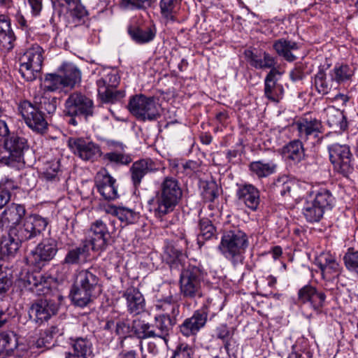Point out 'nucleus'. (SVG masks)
Returning a JSON list of instances; mask_svg holds the SVG:
<instances>
[{"label":"nucleus","mask_w":358,"mask_h":358,"mask_svg":"<svg viewBox=\"0 0 358 358\" xmlns=\"http://www.w3.org/2000/svg\"><path fill=\"white\" fill-rule=\"evenodd\" d=\"M182 197V190L179 181L172 177L166 176L152 200V208L155 216L162 218L171 213L178 205Z\"/></svg>","instance_id":"f257e3e1"},{"label":"nucleus","mask_w":358,"mask_h":358,"mask_svg":"<svg viewBox=\"0 0 358 358\" xmlns=\"http://www.w3.org/2000/svg\"><path fill=\"white\" fill-rule=\"evenodd\" d=\"M248 245L247 234L239 229H234L223 234L217 248L223 257L236 267L243 264Z\"/></svg>","instance_id":"f03ea898"},{"label":"nucleus","mask_w":358,"mask_h":358,"mask_svg":"<svg viewBox=\"0 0 358 358\" xmlns=\"http://www.w3.org/2000/svg\"><path fill=\"white\" fill-rule=\"evenodd\" d=\"M155 308L159 313L155 316V329L157 338L161 343L167 344L172 327L176 324V317L179 314V306L172 296L157 301Z\"/></svg>","instance_id":"7ed1b4c3"},{"label":"nucleus","mask_w":358,"mask_h":358,"mask_svg":"<svg viewBox=\"0 0 358 358\" xmlns=\"http://www.w3.org/2000/svg\"><path fill=\"white\" fill-rule=\"evenodd\" d=\"M203 278L204 273L199 267L192 265L185 267L180 275V291L182 296L191 299L201 297Z\"/></svg>","instance_id":"20e7f679"},{"label":"nucleus","mask_w":358,"mask_h":358,"mask_svg":"<svg viewBox=\"0 0 358 358\" xmlns=\"http://www.w3.org/2000/svg\"><path fill=\"white\" fill-rule=\"evenodd\" d=\"M129 112L141 121H152L161 115L160 106L154 97H148L143 94L132 96L128 104Z\"/></svg>","instance_id":"39448f33"},{"label":"nucleus","mask_w":358,"mask_h":358,"mask_svg":"<svg viewBox=\"0 0 358 358\" xmlns=\"http://www.w3.org/2000/svg\"><path fill=\"white\" fill-rule=\"evenodd\" d=\"M216 302H220V299H207L206 303L204 304L201 309L196 310L192 317L184 320L182 324L180 326V332L185 336L195 335L205 326L207 322L208 313L210 308H213L215 311L222 310L223 305L220 304L215 307Z\"/></svg>","instance_id":"423d86ee"},{"label":"nucleus","mask_w":358,"mask_h":358,"mask_svg":"<svg viewBox=\"0 0 358 358\" xmlns=\"http://www.w3.org/2000/svg\"><path fill=\"white\" fill-rule=\"evenodd\" d=\"M96 80L97 92L100 99L105 103H115L123 94L115 90L119 84L120 78L113 70L104 69L99 72Z\"/></svg>","instance_id":"0eeeda50"},{"label":"nucleus","mask_w":358,"mask_h":358,"mask_svg":"<svg viewBox=\"0 0 358 358\" xmlns=\"http://www.w3.org/2000/svg\"><path fill=\"white\" fill-rule=\"evenodd\" d=\"M43 50L37 44L29 48L21 57L20 73L27 81H32L40 75L43 62Z\"/></svg>","instance_id":"6e6552de"},{"label":"nucleus","mask_w":358,"mask_h":358,"mask_svg":"<svg viewBox=\"0 0 358 358\" xmlns=\"http://www.w3.org/2000/svg\"><path fill=\"white\" fill-rule=\"evenodd\" d=\"M48 222L45 218L39 215H30L18 224L12 226L10 234L14 235L20 242L36 237L44 231Z\"/></svg>","instance_id":"1a4fd4ad"},{"label":"nucleus","mask_w":358,"mask_h":358,"mask_svg":"<svg viewBox=\"0 0 358 358\" xmlns=\"http://www.w3.org/2000/svg\"><path fill=\"white\" fill-rule=\"evenodd\" d=\"M329 159L334 169L345 177H348L354 170L352 163V154L346 144L332 143L328 146Z\"/></svg>","instance_id":"9d476101"},{"label":"nucleus","mask_w":358,"mask_h":358,"mask_svg":"<svg viewBox=\"0 0 358 358\" xmlns=\"http://www.w3.org/2000/svg\"><path fill=\"white\" fill-rule=\"evenodd\" d=\"M18 110L26 124L34 131L39 134L44 133L48 129V122L44 117L42 111L32 106V103L28 101H22Z\"/></svg>","instance_id":"9b49d317"},{"label":"nucleus","mask_w":358,"mask_h":358,"mask_svg":"<svg viewBox=\"0 0 358 358\" xmlns=\"http://www.w3.org/2000/svg\"><path fill=\"white\" fill-rule=\"evenodd\" d=\"M69 145L75 155L85 162H93L102 156L100 146L88 139L72 138Z\"/></svg>","instance_id":"f8f14e48"},{"label":"nucleus","mask_w":358,"mask_h":358,"mask_svg":"<svg viewBox=\"0 0 358 358\" xmlns=\"http://www.w3.org/2000/svg\"><path fill=\"white\" fill-rule=\"evenodd\" d=\"M94 104L91 99L81 94L73 92L65 101L64 113L68 116H92Z\"/></svg>","instance_id":"ddd939ff"},{"label":"nucleus","mask_w":358,"mask_h":358,"mask_svg":"<svg viewBox=\"0 0 358 358\" xmlns=\"http://www.w3.org/2000/svg\"><path fill=\"white\" fill-rule=\"evenodd\" d=\"M57 250L55 240L44 239L31 252L28 259L32 264L41 267L53 259Z\"/></svg>","instance_id":"4468645a"},{"label":"nucleus","mask_w":358,"mask_h":358,"mask_svg":"<svg viewBox=\"0 0 358 358\" xmlns=\"http://www.w3.org/2000/svg\"><path fill=\"white\" fill-rule=\"evenodd\" d=\"M57 303L50 299H39L29 310V315L36 322L42 323L55 315L58 310Z\"/></svg>","instance_id":"2eb2a0df"},{"label":"nucleus","mask_w":358,"mask_h":358,"mask_svg":"<svg viewBox=\"0 0 358 358\" xmlns=\"http://www.w3.org/2000/svg\"><path fill=\"white\" fill-rule=\"evenodd\" d=\"M116 180L106 169H101L95 176V184L99 192L106 200H113L117 197Z\"/></svg>","instance_id":"dca6fc26"},{"label":"nucleus","mask_w":358,"mask_h":358,"mask_svg":"<svg viewBox=\"0 0 358 358\" xmlns=\"http://www.w3.org/2000/svg\"><path fill=\"white\" fill-rule=\"evenodd\" d=\"M315 264L320 268L323 278L331 280L337 277L341 272V266L335 257L329 252H322L318 255Z\"/></svg>","instance_id":"f3484780"},{"label":"nucleus","mask_w":358,"mask_h":358,"mask_svg":"<svg viewBox=\"0 0 358 358\" xmlns=\"http://www.w3.org/2000/svg\"><path fill=\"white\" fill-rule=\"evenodd\" d=\"M326 295L311 285H305L299 290L298 301L308 304L315 310H320L324 304Z\"/></svg>","instance_id":"a211bd4d"},{"label":"nucleus","mask_w":358,"mask_h":358,"mask_svg":"<svg viewBox=\"0 0 358 358\" xmlns=\"http://www.w3.org/2000/svg\"><path fill=\"white\" fill-rule=\"evenodd\" d=\"M299 137L306 141L310 136L317 137L323 131L322 122L316 118L303 117L296 122Z\"/></svg>","instance_id":"6ab92c4d"},{"label":"nucleus","mask_w":358,"mask_h":358,"mask_svg":"<svg viewBox=\"0 0 358 358\" xmlns=\"http://www.w3.org/2000/svg\"><path fill=\"white\" fill-rule=\"evenodd\" d=\"M90 233L92 249L94 250L105 249L109 237L106 224L101 220H96L92 224Z\"/></svg>","instance_id":"aec40b11"},{"label":"nucleus","mask_w":358,"mask_h":358,"mask_svg":"<svg viewBox=\"0 0 358 358\" xmlns=\"http://www.w3.org/2000/svg\"><path fill=\"white\" fill-rule=\"evenodd\" d=\"M280 76L277 69H272L264 80V94L272 101H278L284 92L282 86L278 83V76Z\"/></svg>","instance_id":"412c9836"},{"label":"nucleus","mask_w":358,"mask_h":358,"mask_svg":"<svg viewBox=\"0 0 358 358\" xmlns=\"http://www.w3.org/2000/svg\"><path fill=\"white\" fill-rule=\"evenodd\" d=\"M157 170L155 162L150 159H140L131 165L130 168L131 179L136 187L141 183L143 177L148 173Z\"/></svg>","instance_id":"4be33fe9"},{"label":"nucleus","mask_w":358,"mask_h":358,"mask_svg":"<svg viewBox=\"0 0 358 358\" xmlns=\"http://www.w3.org/2000/svg\"><path fill=\"white\" fill-rule=\"evenodd\" d=\"M237 196L248 208L256 210L259 204V192L252 185H244L237 191Z\"/></svg>","instance_id":"5701e85b"},{"label":"nucleus","mask_w":358,"mask_h":358,"mask_svg":"<svg viewBox=\"0 0 358 358\" xmlns=\"http://www.w3.org/2000/svg\"><path fill=\"white\" fill-rule=\"evenodd\" d=\"M282 155L291 164H297L305 158V151L302 143L294 140L282 148Z\"/></svg>","instance_id":"b1692460"},{"label":"nucleus","mask_w":358,"mask_h":358,"mask_svg":"<svg viewBox=\"0 0 358 358\" xmlns=\"http://www.w3.org/2000/svg\"><path fill=\"white\" fill-rule=\"evenodd\" d=\"M122 296L126 299L127 309L130 313L137 315L143 311L145 299L138 289L129 287Z\"/></svg>","instance_id":"393cba45"},{"label":"nucleus","mask_w":358,"mask_h":358,"mask_svg":"<svg viewBox=\"0 0 358 358\" xmlns=\"http://www.w3.org/2000/svg\"><path fill=\"white\" fill-rule=\"evenodd\" d=\"M32 106L37 108L38 110L42 111L43 114L45 112L48 114H52L57 109V99L56 97L49 96L46 92L39 90L34 94Z\"/></svg>","instance_id":"a878e982"},{"label":"nucleus","mask_w":358,"mask_h":358,"mask_svg":"<svg viewBox=\"0 0 358 358\" xmlns=\"http://www.w3.org/2000/svg\"><path fill=\"white\" fill-rule=\"evenodd\" d=\"M96 296V292L76 282H73L70 292V296L73 303L80 307L87 306L93 301Z\"/></svg>","instance_id":"bb28decb"},{"label":"nucleus","mask_w":358,"mask_h":358,"mask_svg":"<svg viewBox=\"0 0 358 358\" xmlns=\"http://www.w3.org/2000/svg\"><path fill=\"white\" fill-rule=\"evenodd\" d=\"M313 85L315 90L322 95H326L333 90H336V83L331 79L323 70H320L313 78Z\"/></svg>","instance_id":"cd10ccee"},{"label":"nucleus","mask_w":358,"mask_h":358,"mask_svg":"<svg viewBox=\"0 0 358 358\" xmlns=\"http://www.w3.org/2000/svg\"><path fill=\"white\" fill-rule=\"evenodd\" d=\"M89 256V244L87 241L83 242L80 245L70 249L64 259V264H79L82 262H85Z\"/></svg>","instance_id":"c85d7f7f"},{"label":"nucleus","mask_w":358,"mask_h":358,"mask_svg":"<svg viewBox=\"0 0 358 358\" xmlns=\"http://www.w3.org/2000/svg\"><path fill=\"white\" fill-rule=\"evenodd\" d=\"M99 280L98 276L92 270L83 269L76 273L74 282L97 293Z\"/></svg>","instance_id":"c756f323"},{"label":"nucleus","mask_w":358,"mask_h":358,"mask_svg":"<svg viewBox=\"0 0 358 358\" xmlns=\"http://www.w3.org/2000/svg\"><path fill=\"white\" fill-rule=\"evenodd\" d=\"M25 208L23 206L11 203L2 213L1 220L3 224H10L13 226L18 224L25 215Z\"/></svg>","instance_id":"7c9ffc66"},{"label":"nucleus","mask_w":358,"mask_h":358,"mask_svg":"<svg viewBox=\"0 0 358 358\" xmlns=\"http://www.w3.org/2000/svg\"><path fill=\"white\" fill-rule=\"evenodd\" d=\"M273 48L279 56L288 62H293L296 58L292 53L293 50L298 49V45L294 41L280 38L274 41Z\"/></svg>","instance_id":"2f4dec72"},{"label":"nucleus","mask_w":358,"mask_h":358,"mask_svg":"<svg viewBox=\"0 0 358 358\" xmlns=\"http://www.w3.org/2000/svg\"><path fill=\"white\" fill-rule=\"evenodd\" d=\"M325 117L329 126L334 129L345 130L347 121L343 113L334 106L324 110Z\"/></svg>","instance_id":"473e14b6"},{"label":"nucleus","mask_w":358,"mask_h":358,"mask_svg":"<svg viewBox=\"0 0 358 358\" xmlns=\"http://www.w3.org/2000/svg\"><path fill=\"white\" fill-rule=\"evenodd\" d=\"M106 212L117 217L125 225L134 223L138 218V213L131 208L108 206Z\"/></svg>","instance_id":"72a5a7b5"},{"label":"nucleus","mask_w":358,"mask_h":358,"mask_svg":"<svg viewBox=\"0 0 358 358\" xmlns=\"http://www.w3.org/2000/svg\"><path fill=\"white\" fill-rule=\"evenodd\" d=\"M180 5L181 0H160V13L166 22L176 20V14L180 8Z\"/></svg>","instance_id":"f704fd0d"},{"label":"nucleus","mask_w":358,"mask_h":358,"mask_svg":"<svg viewBox=\"0 0 358 358\" xmlns=\"http://www.w3.org/2000/svg\"><path fill=\"white\" fill-rule=\"evenodd\" d=\"M4 143L6 148L13 152L14 160H20L24 150L28 148L27 141L24 137L13 135L7 138Z\"/></svg>","instance_id":"c9c22d12"},{"label":"nucleus","mask_w":358,"mask_h":358,"mask_svg":"<svg viewBox=\"0 0 358 358\" xmlns=\"http://www.w3.org/2000/svg\"><path fill=\"white\" fill-rule=\"evenodd\" d=\"M249 167L258 178H266L275 172L277 164L272 160H259L251 162Z\"/></svg>","instance_id":"e433bc0d"},{"label":"nucleus","mask_w":358,"mask_h":358,"mask_svg":"<svg viewBox=\"0 0 358 358\" xmlns=\"http://www.w3.org/2000/svg\"><path fill=\"white\" fill-rule=\"evenodd\" d=\"M60 74L66 87L72 88L81 80L80 71L77 66L71 64L64 65Z\"/></svg>","instance_id":"4c0bfd02"},{"label":"nucleus","mask_w":358,"mask_h":358,"mask_svg":"<svg viewBox=\"0 0 358 358\" xmlns=\"http://www.w3.org/2000/svg\"><path fill=\"white\" fill-rule=\"evenodd\" d=\"M17 343L13 333H0V358L9 356L17 348Z\"/></svg>","instance_id":"58836bf2"},{"label":"nucleus","mask_w":358,"mask_h":358,"mask_svg":"<svg viewBox=\"0 0 358 358\" xmlns=\"http://www.w3.org/2000/svg\"><path fill=\"white\" fill-rule=\"evenodd\" d=\"M313 201L325 211L331 210L335 203V198L326 188L317 190Z\"/></svg>","instance_id":"ea45409f"},{"label":"nucleus","mask_w":358,"mask_h":358,"mask_svg":"<svg viewBox=\"0 0 358 358\" xmlns=\"http://www.w3.org/2000/svg\"><path fill=\"white\" fill-rule=\"evenodd\" d=\"M325 210L317 205L313 200L308 201L303 208V214L307 221L316 222L321 220Z\"/></svg>","instance_id":"a19ab883"},{"label":"nucleus","mask_w":358,"mask_h":358,"mask_svg":"<svg viewBox=\"0 0 358 358\" xmlns=\"http://www.w3.org/2000/svg\"><path fill=\"white\" fill-rule=\"evenodd\" d=\"M20 241L10 234V231L7 236L2 238L0 242V252L3 255L12 256L17 251Z\"/></svg>","instance_id":"79ce46f5"},{"label":"nucleus","mask_w":358,"mask_h":358,"mask_svg":"<svg viewBox=\"0 0 358 358\" xmlns=\"http://www.w3.org/2000/svg\"><path fill=\"white\" fill-rule=\"evenodd\" d=\"M74 352L82 358H93V350L92 343L83 338H78L72 343Z\"/></svg>","instance_id":"37998d69"},{"label":"nucleus","mask_w":358,"mask_h":358,"mask_svg":"<svg viewBox=\"0 0 358 358\" xmlns=\"http://www.w3.org/2000/svg\"><path fill=\"white\" fill-rule=\"evenodd\" d=\"M352 75L353 71L348 65H336L329 71V76L336 83L337 87L350 80Z\"/></svg>","instance_id":"c03bdc74"},{"label":"nucleus","mask_w":358,"mask_h":358,"mask_svg":"<svg viewBox=\"0 0 358 358\" xmlns=\"http://www.w3.org/2000/svg\"><path fill=\"white\" fill-rule=\"evenodd\" d=\"M250 63L256 69H275V61L274 57L271 56L268 53L264 52L263 53V58L250 52Z\"/></svg>","instance_id":"a18cd8bd"},{"label":"nucleus","mask_w":358,"mask_h":358,"mask_svg":"<svg viewBox=\"0 0 358 358\" xmlns=\"http://www.w3.org/2000/svg\"><path fill=\"white\" fill-rule=\"evenodd\" d=\"M164 257L166 262L171 266L182 264L186 257L178 248L172 245H167L164 250Z\"/></svg>","instance_id":"49530a36"},{"label":"nucleus","mask_w":358,"mask_h":358,"mask_svg":"<svg viewBox=\"0 0 358 358\" xmlns=\"http://www.w3.org/2000/svg\"><path fill=\"white\" fill-rule=\"evenodd\" d=\"M59 170V160L53 159L46 160L41 168L43 177L46 180H53L57 178V173Z\"/></svg>","instance_id":"de8ad7c7"},{"label":"nucleus","mask_w":358,"mask_h":358,"mask_svg":"<svg viewBox=\"0 0 358 358\" xmlns=\"http://www.w3.org/2000/svg\"><path fill=\"white\" fill-rule=\"evenodd\" d=\"M43 85V89L41 90L44 92H54L65 87L64 80L62 79L61 74L47 75L44 79Z\"/></svg>","instance_id":"09e8293b"},{"label":"nucleus","mask_w":358,"mask_h":358,"mask_svg":"<svg viewBox=\"0 0 358 358\" xmlns=\"http://www.w3.org/2000/svg\"><path fill=\"white\" fill-rule=\"evenodd\" d=\"M50 278L45 276L40 272L33 273L27 275V282L30 285V289H34L38 288L36 292H43V288L48 287V281Z\"/></svg>","instance_id":"8fccbe9b"},{"label":"nucleus","mask_w":358,"mask_h":358,"mask_svg":"<svg viewBox=\"0 0 358 358\" xmlns=\"http://www.w3.org/2000/svg\"><path fill=\"white\" fill-rule=\"evenodd\" d=\"M199 233L198 234V243L201 245L204 240L210 239L215 234V228L208 219L203 218L199 222Z\"/></svg>","instance_id":"3c124183"},{"label":"nucleus","mask_w":358,"mask_h":358,"mask_svg":"<svg viewBox=\"0 0 358 358\" xmlns=\"http://www.w3.org/2000/svg\"><path fill=\"white\" fill-rule=\"evenodd\" d=\"M102 157L103 160L116 165H127L132 161L130 155L117 152L102 154Z\"/></svg>","instance_id":"603ef678"},{"label":"nucleus","mask_w":358,"mask_h":358,"mask_svg":"<svg viewBox=\"0 0 358 358\" xmlns=\"http://www.w3.org/2000/svg\"><path fill=\"white\" fill-rule=\"evenodd\" d=\"M129 34L135 41L139 43H148L152 41L155 35L150 28L134 29L129 31Z\"/></svg>","instance_id":"864d4df0"},{"label":"nucleus","mask_w":358,"mask_h":358,"mask_svg":"<svg viewBox=\"0 0 358 358\" xmlns=\"http://www.w3.org/2000/svg\"><path fill=\"white\" fill-rule=\"evenodd\" d=\"M295 187L296 184L286 177L280 178L274 182L275 191L283 196H290L292 189Z\"/></svg>","instance_id":"5fc2aeb1"},{"label":"nucleus","mask_w":358,"mask_h":358,"mask_svg":"<svg viewBox=\"0 0 358 358\" xmlns=\"http://www.w3.org/2000/svg\"><path fill=\"white\" fill-rule=\"evenodd\" d=\"M167 344L161 343V340L158 338L157 342L150 341L148 343L146 348L144 351L141 348L143 358H159L160 355L161 348Z\"/></svg>","instance_id":"6e6d98bb"},{"label":"nucleus","mask_w":358,"mask_h":358,"mask_svg":"<svg viewBox=\"0 0 358 358\" xmlns=\"http://www.w3.org/2000/svg\"><path fill=\"white\" fill-rule=\"evenodd\" d=\"M203 198L206 201H213L218 195V187L215 182H203L201 184Z\"/></svg>","instance_id":"4d7b16f0"},{"label":"nucleus","mask_w":358,"mask_h":358,"mask_svg":"<svg viewBox=\"0 0 358 358\" xmlns=\"http://www.w3.org/2000/svg\"><path fill=\"white\" fill-rule=\"evenodd\" d=\"M138 327L136 334L140 338H157V333L154 326L138 321Z\"/></svg>","instance_id":"13d9d810"},{"label":"nucleus","mask_w":358,"mask_h":358,"mask_svg":"<svg viewBox=\"0 0 358 358\" xmlns=\"http://www.w3.org/2000/svg\"><path fill=\"white\" fill-rule=\"evenodd\" d=\"M343 261L349 271H355L358 273V251L352 248L348 249L343 257Z\"/></svg>","instance_id":"bf43d9fd"},{"label":"nucleus","mask_w":358,"mask_h":358,"mask_svg":"<svg viewBox=\"0 0 358 358\" xmlns=\"http://www.w3.org/2000/svg\"><path fill=\"white\" fill-rule=\"evenodd\" d=\"M155 0H122V6L128 9H141L150 7Z\"/></svg>","instance_id":"052dcab7"},{"label":"nucleus","mask_w":358,"mask_h":358,"mask_svg":"<svg viewBox=\"0 0 358 358\" xmlns=\"http://www.w3.org/2000/svg\"><path fill=\"white\" fill-rule=\"evenodd\" d=\"M15 36L13 31L0 34V47L4 50H10L14 47Z\"/></svg>","instance_id":"680f3d73"},{"label":"nucleus","mask_w":358,"mask_h":358,"mask_svg":"<svg viewBox=\"0 0 358 358\" xmlns=\"http://www.w3.org/2000/svg\"><path fill=\"white\" fill-rule=\"evenodd\" d=\"M194 350L186 343L180 344L175 350L171 358H192Z\"/></svg>","instance_id":"e2e57ef3"},{"label":"nucleus","mask_w":358,"mask_h":358,"mask_svg":"<svg viewBox=\"0 0 358 358\" xmlns=\"http://www.w3.org/2000/svg\"><path fill=\"white\" fill-rule=\"evenodd\" d=\"M71 6H73V8H70L71 15L75 22H78L86 17L87 10L82 5L79 4V3L72 4Z\"/></svg>","instance_id":"0e129e2a"},{"label":"nucleus","mask_w":358,"mask_h":358,"mask_svg":"<svg viewBox=\"0 0 358 358\" xmlns=\"http://www.w3.org/2000/svg\"><path fill=\"white\" fill-rule=\"evenodd\" d=\"M216 333L217 338L227 343L234 334L233 331L229 329L226 324L220 325L216 329Z\"/></svg>","instance_id":"69168bd1"},{"label":"nucleus","mask_w":358,"mask_h":358,"mask_svg":"<svg viewBox=\"0 0 358 358\" xmlns=\"http://www.w3.org/2000/svg\"><path fill=\"white\" fill-rule=\"evenodd\" d=\"M16 161L17 160H14L13 152L8 150L6 148V143H4L3 145L0 148V162L8 165L11 162Z\"/></svg>","instance_id":"338daca9"},{"label":"nucleus","mask_w":358,"mask_h":358,"mask_svg":"<svg viewBox=\"0 0 358 358\" xmlns=\"http://www.w3.org/2000/svg\"><path fill=\"white\" fill-rule=\"evenodd\" d=\"M17 188V185L12 180L3 178L0 181V189L10 194V191Z\"/></svg>","instance_id":"774afa93"}]
</instances>
